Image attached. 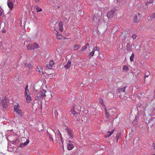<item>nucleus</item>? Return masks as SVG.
Wrapping results in <instances>:
<instances>
[{"mask_svg": "<svg viewBox=\"0 0 155 155\" xmlns=\"http://www.w3.org/2000/svg\"><path fill=\"white\" fill-rule=\"evenodd\" d=\"M65 19L66 20H67V18H65Z\"/></svg>", "mask_w": 155, "mask_h": 155, "instance_id": "58", "label": "nucleus"}, {"mask_svg": "<svg viewBox=\"0 0 155 155\" xmlns=\"http://www.w3.org/2000/svg\"><path fill=\"white\" fill-rule=\"evenodd\" d=\"M104 109L105 110V117L107 119H109V120L110 119L112 116V115H111V114H115V112L112 111L110 112V113L108 112V110L106 107H105Z\"/></svg>", "mask_w": 155, "mask_h": 155, "instance_id": "4", "label": "nucleus"}, {"mask_svg": "<svg viewBox=\"0 0 155 155\" xmlns=\"http://www.w3.org/2000/svg\"><path fill=\"white\" fill-rule=\"evenodd\" d=\"M36 70V71L39 72L40 74H42L43 73L42 69L40 66L37 67Z\"/></svg>", "mask_w": 155, "mask_h": 155, "instance_id": "19", "label": "nucleus"}, {"mask_svg": "<svg viewBox=\"0 0 155 155\" xmlns=\"http://www.w3.org/2000/svg\"><path fill=\"white\" fill-rule=\"evenodd\" d=\"M127 86L123 87L122 88H119L117 90L116 92L117 94H119L122 92H125V91Z\"/></svg>", "mask_w": 155, "mask_h": 155, "instance_id": "14", "label": "nucleus"}, {"mask_svg": "<svg viewBox=\"0 0 155 155\" xmlns=\"http://www.w3.org/2000/svg\"><path fill=\"white\" fill-rule=\"evenodd\" d=\"M131 45H132L131 46H132V47L133 46H134V44H133V45L131 44Z\"/></svg>", "mask_w": 155, "mask_h": 155, "instance_id": "56", "label": "nucleus"}, {"mask_svg": "<svg viewBox=\"0 0 155 155\" xmlns=\"http://www.w3.org/2000/svg\"><path fill=\"white\" fill-rule=\"evenodd\" d=\"M87 48V46H85L82 47V49L81 50H80V52H82L84 50L86 49Z\"/></svg>", "mask_w": 155, "mask_h": 155, "instance_id": "36", "label": "nucleus"}, {"mask_svg": "<svg viewBox=\"0 0 155 155\" xmlns=\"http://www.w3.org/2000/svg\"><path fill=\"white\" fill-rule=\"evenodd\" d=\"M3 11L2 10L0 9V16L2 15V14Z\"/></svg>", "mask_w": 155, "mask_h": 155, "instance_id": "45", "label": "nucleus"}, {"mask_svg": "<svg viewBox=\"0 0 155 155\" xmlns=\"http://www.w3.org/2000/svg\"><path fill=\"white\" fill-rule=\"evenodd\" d=\"M123 70L125 72H127L128 70V66L127 65L124 66L123 68Z\"/></svg>", "mask_w": 155, "mask_h": 155, "instance_id": "24", "label": "nucleus"}, {"mask_svg": "<svg viewBox=\"0 0 155 155\" xmlns=\"http://www.w3.org/2000/svg\"><path fill=\"white\" fill-rule=\"evenodd\" d=\"M49 138L51 140H53V138H52V137L50 135H49Z\"/></svg>", "mask_w": 155, "mask_h": 155, "instance_id": "47", "label": "nucleus"}, {"mask_svg": "<svg viewBox=\"0 0 155 155\" xmlns=\"http://www.w3.org/2000/svg\"><path fill=\"white\" fill-rule=\"evenodd\" d=\"M28 64H27V63H25V66L26 67H28Z\"/></svg>", "mask_w": 155, "mask_h": 155, "instance_id": "48", "label": "nucleus"}, {"mask_svg": "<svg viewBox=\"0 0 155 155\" xmlns=\"http://www.w3.org/2000/svg\"><path fill=\"white\" fill-rule=\"evenodd\" d=\"M36 9L37 12H40L42 11L41 8L38 6H37L36 7Z\"/></svg>", "mask_w": 155, "mask_h": 155, "instance_id": "32", "label": "nucleus"}, {"mask_svg": "<svg viewBox=\"0 0 155 155\" xmlns=\"http://www.w3.org/2000/svg\"><path fill=\"white\" fill-rule=\"evenodd\" d=\"M28 85H27L25 88V97H31V94L28 88Z\"/></svg>", "mask_w": 155, "mask_h": 155, "instance_id": "11", "label": "nucleus"}, {"mask_svg": "<svg viewBox=\"0 0 155 155\" xmlns=\"http://www.w3.org/2000/svg\"><path fill=\"white\" fill-rule=\"evenodd\" d=\"M134 54L133 53L131 54V56L130 57V61L132 62L134 61Z\"/></svg>", "mask_w": 155, "mask_h": 155, "instance_id": "31", "label": "nucleus"}, {"mask_svg": "<svg viewBox=\"0 0 155 155\" xmlns=\"http://www.w3.org/2000/svg\"><path fill=\"white\" fill-rule=\"evenodd\" d=\"M137 47H138V48H137V50H139V48H140V46L139 45H137Z\"/></svg>", "mask_w": 155, "mask_h": 155, "instance_id": "49", "label": "nucleus"}, {"mask_svg": "<svg viewBox=\"0 0 155 155\" xmlns=\"http://www.w3.org/2000/svg\"><path fill=\"white\" fill-rule=\"evenodd\" d=\"M119 136H120L119 134L118 133L117 134L116 137V138H115V139L116 140L117 143V142H118V140L119 139Z\"/></svg>", "mask_w": 155, "mask_h": 155, "instance_id": "35", "label": "nucleus"}, {"mask_svg": "<svg viewBox=\"0 0 155 155\" xmlns=\"http://www.w3.org/2000/svg\"><path fill=\"white\" fill-rule=\"evenodd\" d=\"M3 45L1 42H0V49L2 48Z\"/></svg>", "mask_w": 155, "mask_h": 155, "instance_id": "44", "label": "nucleus"}, {"mask_svg": "<svg viewBox=\"0 0 155 155\" xmlns=\"http://www.w3.org/2000/svg\"><path fill=\"white\" fill-rule=\"evenodd\" d=\"M132 46H131L130 45V44L129 43H127V45L126 46V50L128 51H132Z\"/></svg>", "mask_w": 155, "mask_h": 155, "instance_id": "16", "label": "nucleus"}, {"mask_svg": "<svg viewBox=\"0 0 155 155\" xmlns=\"http://www.w3.org/2000/svg\"><path fill=\"white\" fill-rule=\"evenodd\" d=\"M89 44H88V43H87V44H86V46H89Z\"/></svg>", "mask_w": 155, "mask_h": 155, "instance_id": "55", "label": "nucleus"}, {"mask_svg": "<svg viewBox=\"0 0 155 155\" xmlns=\"http://www.w3.org/2000/svg\"><path fill=\"white\" fill-rule=\"evenodd\" d=\"M140 13H137L135 14L134 18V22L135 23L139 22L140 20Z\"/></svg>", "mask_w": 155, "mask_h": 155, "instance_id": "8", "label": "nucleus"}, {"mask_svg": "<svg viewBox=\"0 0 155 155\" xmlns=\"http://www.w3.org/2000/svg\"><path fill=\"white\" fill-rule=\"evenodd\" d=\"M154 1V0H147V2L146 3V5H148V3H152Z\"/></svg>", "mask_w": 155, "mask_h": 155, "instance_id": "33", "label": "nucleus"}, {"mask_svg": "<svg viewBox=\"0 0 155 155\" xmlns=\"http://www.w3.org/2000/svg\"><path fill=\"white\" fill-rule=\"evenodd\" d=\"M8 101L6 98L3 100L1 102V105L3 109H5L8 106Z\"/></svg>", "mask_w": 155, "mask_h": 155, "instance_id": "7", "label": "nucleus"}, {"mask_svg": "<svg viewBox=\"0 0 155 155\" xmlns=\"http://www.w3.org/2000/svg\"><path fill=\"white\" fill-rule=\"evenodd\" d=\"M15 2V0H8L7 5L10 9H12Z\"/></svg>", "mask_w": 155, "mask_h": 155, "instance_id": "9", "label": "nucleus"}, {"mask_svg": "<svg viewBox=\"0 0 155 155\" xmlns=\"http://www.w3.org/2000/svg\"><path fill=\"white\" fill-rule=\"evenodd\" d=\"M32 45L33 48H34V49L37 48H39V47L38 44L36 43H35Z\"/></svg>", "mask_w": 155, "mask_h": 155, "instance_id": "27", "label": "nucleus"}, {"mask_svg": "<svg viewBox=\"0 0 155 155\" xmlns=\"http://www.w3.org/2000/svg\"><path fill=\"white\" fill-rule=\"evenodd\" d=\"M56 37L58 39H61L63 38L65 39V38L63 36L61 35L60 34H58V32H57L56 35Z\"/></svg>", "mask_w": 155, "mask_h": 155, "instance_id": "20", "label": "nucleus"}, {"mask_svg": "<svg viewBox=\"0 0 155 155\" xmlns=\"http://www.w3.org/2000/svg\"><path fill=\"white\" fill-rule=\"evenodd\" d=\"M94 51H92L91 52H90L88 55V58H90L93 56L94 54Z\"/></svg>", "mask_w": 155, "mask_h": 155, "instance_id": "26", "label": "nucleus"}, {"mask_svg": "<svg viewBox=\"0 0 155 155\" xmlns=\"http://www.w3.org/2000/svg\"><path fill=\"white\" fill-rule=\"evenodd\" d=\"M60 140L61 142L63 143V139H62L61 134H60Z\"/></svg>", "mask_w": 155, "mask_h": 155, "instance_id": "46", "label": "nucleus"}, {"mask_svg": "<svg viewBox=\"0 0 155 155\" xmlns=\"http://www.w3.org/2000/svg\"><path fill=\"white\" fill-rule=\"evenodd\" d=\"M27 48L28 50H31L32 49H34V48H33V45H29L27 46Z\"/></svg>", "mask_w": 155, "mask_h": 155, "instance_id": "29", "label": "nucleus"}, {"mask_svg": "<svg viewBox=\"0 0 155 155\" xmlns=\"http://www.w3.org/2000/svg\"><path fill=\"white\" fill-rule=\"evenodd\" d=\"M54 64V63L53 60H50L49 62V64L47 65L46 67L48 68L49 69H51Z\"/></svg>", "mask_w": 155, "mask_h": 155, "instance_id": "15", "label": "nucleus"}, {"mask_svg": "<svg viewBox=\"0 0 155 155\" xmlns=\"http://www.w3.org/2000/svg\"><path fill=\"white\" fill-rule=\"evenodd\" d=\"M33 67V65L32 64L29 63L28 64V66L27 67H28L29 68V69H30L32 68Z\"/></svg>", "mask_w": 155, "mask_h": 155, "instance_id": "41", "label": "nucleus"}, {"mask_svg": "<svg viewBox=\"0 0 155 155\" xmlns=\"http://www.w3.org/2000/svg\"><path fill=\"white\" fill-rule=\"evenodd\" d=\"M75 105H74L71 108V112L73 115V117L78 121H80L81 115L80 113L76 112L75 110Z\"/></svg>", "mask_w": 155, "mask_h": 155, "instance_id": "2", "label": "nucleus"}, {"mask_svg": "<svg viewBox=\"0 0 155 155\" xmlns=\"http://www.w3.org/2000/svg\"><path fill=\"white\" fill-rule=\"evenodd\" d=\"M26 102L27 103H29L31 101V97H26Z\"/></svg>", "mask_w": 155, "mask_h": 155, "instance_id": "34", "label": "nucleus"}, {"mask_svg": "<svg viewBox=\"0 0 155 155\" xmlns=\"http://www.w3.org/2000/svg\"><path fill=\"white\" fill-rule=\"evenodd\" d=\"M80 46L78 45H75L74 46V51L77 50L79 48Z\"/></svg>", "mask_w": 155, "mask_h": 155, "instance_id": "28", "label": "nucleus"}, {"mask_svg": "<svg viewBox=\"0 0 155 155\" xmlns=\"http://www.w3.org/2000/svg\"><path fill=\"white\" fill-rule=\"evenodd\" d=\"M59 27V30L60 31H62L64 29L63 28V23L62 21H60L58 24Z\"/></svg>", "mask_w": 155, "mask_h": 155, "instance_id": "17", "label": "nucleus"}, {"mask_svg": "<svg viewBox=\"0 0 155 155\" xmlns=\"http://www.w3.org/2000/svg\"><path fill=\"white\" fill-rule=\"evenodd\" d=\"M74 147L73 144L71 143L68 144L67 145V149L69 150H72Z\"/></svg>", "mask_w": 155, "mask_h": 155, "instance_id": "21", "label": "nucleus"}, {"mask_svg": "<svg viewBox=\"0 0 155 155\" xmlns=\"http://www.w3.org/2000/svg\"><path fill=\"white\" fill-rule=\"evenodd\" d=\"M40 1V0H35V2H38Z\"/></svg>", "mask_w": 155, "mask_h": 155, "instance_id": "51", "label": "nucleus"}, {"mask_svg": "<svg viewBox=\"0 0 155 155\" xmlns=\"http://www.w3.org/2000/svg\"><path fill=\"white\" fill-rule=\"evenodd\" d=\"M36 98H35V99H36V100H39V98H40V97H36Z\"/></svg>", "mask_w": 155, "mask_h": 155, "instance_id": "53", "label": "nucleus"}, {"mask_svg": "<svg viewBox=\"0 0 155 155\" xmlns=\"http://www.w3.org/2000/svg\"><path fill=\"white\" fill-rule=\"evenodd\" d=\"M139 114L140 115H141L143 116H144L145 115V112H143V113H142V112L141 111H140L139 112Z\"/></svg>", "mask_w": 155, "mask_h": 155, "instance_id": "40", "label": "nucleus"}, {"mask_svg": "<svg viewBox=\"0 0 155 155\" xmlns=\"http://www.w3.org/2000/svg\"><path fill=\"white\" fill-rule=\"evenodd\" d=\"M14 110L21 117L22 116V112L21 111V108L18 104L17 105H15L14 107Z\"/></svg>", "mask_w": 155, "mask_h": 155, "instance_id": "5", "label": "nucleus"}, {"mask_svg": "<svg viewBox=\"0 0 155 155\" xmlns=\"http://www.w3.org/2000/svg\"><path fill=\"white\" fill-rule=\"evenodd\" d=\"M99 49H100V48L99 47H95L94 49L93 50V51H99Z\"/></svg>", "mask_w": 155, "mask_h": 155, "instance_id": "37", "label": "nucleus"}, {"mask_svg": "<svg viewBox=\"0 0 155 155\" xmlns=\"http://www.w3.org/2000/svg\"><path fill=\"white\" fill-rule=\"evenodd\" d=\"M99 101L100 104L103 107L104 106V100L101 97L99 98Z\"/></svg>", "mask_w": 155, "mask_h": 155, "instance_id": "25", "label": "nucleus"}, {"mask_svg": "<svg viewBox=\"0 0 155 155\" xmlns=\"http://www.w3.org/2000/svg\"><path fill=\"white\" fill-rule=\"evenodd\" d=\"M65 131L67 132L68 136L72 139L74 137V136L73 133V130L69 127H67L65 129Z\"/></svg>", "mask_w": 155, "mask_h": 155, "instance_id": "6", "label": "nucleus"}, {"mask_svg": "<svg viewBox=\"0 0 155 155\" xmlns=\"http://www.w3.org/2000/svg\"><path fill=\"white\" fill-rule=\"evenodd\" d=\"M97 12L94 15V18L93 21V24L94 25L97 24L101 19L102 13L100 11H97Z\"/></svg>", "mask_w": 155, "mask_h": 155, "instance_id": "1", "label": "nucleus"}, {"mask_svg": "<svg viewBox=\"0 0 155 155\" xmlns=\"http://www.w3.org/2000/svg\"><path fill=\"white\" fill-rule=\"evenodd\" d=\"M137 36L136 35L134 34L132 36V38H133L134 40L135 39L137 38Z\"/></svg>", "mask_w": 155, "mask_h": 155, "instance_id": "42", "label": "nucleus"}, {"mask_svg": "<svg viewBox=\"0 0 155 155\" xmlns=\"http://www.w3.org/2000/svg\"><path fill=\"white\" fill-rule=\"evenodd\" d=\"M153 146L154 147V149H155V144L154 143H153Z\"/></svg>", "mask_w": 155, "mask_h": 155, "instance_id": "50", "label": "nucleus"}, {"mask_svg": "<svg viewBox=\"0 0 155 155\" xmlns=\"http://www.w3.org/2000/svg\"><path fill=\"white\" fill-rule=\"evenodd\" d=\"M52 93L50 91H46L45 90H43L40 91L37 94V97H52Z\"/></svg>", "mask_w": 155, "mask_h": 155, "instance_id": "3", "label": "nucleus"}, {"mask_svg": "<svg viewBox=\"0 0 155 155\" xmlns=\"http://www.w3.org/2000/svg\"><path fill=\"white\" fill-rule=\"evenodd\" d=\"M5 25V24L4 22H2L0 25V28H3L2 27L3 26H4Z\"/></svg>", "mask_w": 155, "mask_h": 155, "instance_id": "39", "label": "nucleus"}, {"mask_svg": "<svg viewBox=\"0 0 155 155\" xmlns=\"http://www.w3.org/2000/svg\"><path fill=\"white\" fill-rule=\"evenodd\" d=\"M115 13V10L110 11L107 13V16L108 18H111L113 17Z\"/></svg>", "mask_w": 155, "mask_h": 155, "instance_id": "10", "label": "nucleus"}, {"mask_svg": "<svg viewBox=\"0 0 155 155\" xmlns=\"http://www.w3.org/2000/svg\"><path fill=\"white\" fill-rule=\"evenodd\" d=\"M96 62V60H94L93 61H91V65H92V66L94 67H95L97 65Z\"/></svg>", "mask_w": 155, "mask_h": 155, "instance_id": "23", "label": "nucleus"}, {"mask_svg": "<svg viewBox=\"0 0 155 155\" xmlns=\"http://www.w3.org/2000/svg\"><path fill=\"white\" fill-rule=\"evenodd\" d=\"M131 45H132L131 46H132V47L133 46H134V44H133V45L131 44Z\"/></svg>", "mask_w": 155, "mask_h": 155, "instance_id": "57", "label": "nucleus"}, {"mask_svg": "<svg viewBox=\"0 0 155 155\" xmlns=\"http://www.w3.org/2000/svg\"><path fill=\"white\" fill-rule=\"evenodd\" d=\"M150 19H152L155 18V13L153 14L150 16Z\"/></svg>", "mask_w": 155, "mask_h": 155, "instance_id": "38", "label": "nucleus"}, {"mask_svg": "<svg viewBox=\"0 0 155 155\" xmlns=\"http://www.w3.org/2000/svg\"><path fill=\"white\" fill-rule=\"evenodd\" d=\"M115 130V129H113L111 131H108L104 136L105 138H107L110 137L113 134Z\"/></svg>", "mask_w": 155, "mask_h": 155, "instance_id": "13", "label": "nucleus"}, {"mask_svg": "<svg viewBox=\"0 0 155 155\" xmlns=\"http://www.w3.org/2000/svg\"><path fill=\"white\" fill-rule=\"evenodd\" d=\"M71 62L69 61L67 64L64 65V67L67 69L69 68L71 65Z\"/></svg>", "mask_w": 155, "mask_h": 155, "instance_id": "18", "label": "nucleus"}, {"mask_svg": "<svg viewBox=\"0 0 155 155\" xmlns=\"http://www.w3.org/2000/svg\"><path fill=\"white\" fill-rule=\"evenodd\" d=\"M150 74H146V73L145 74L144 78L145 79L146 77H147L149 76Z\"/></svg>", "mask_w": 155, "mask_h": 155, "instance_id": "43", "label": "nucleus"}, {"mask_svg": "<svg viewBox=\"0 0 155 155\" xmlns=\"http://www.w3.org/2000/svg\"><path fill=\"white\" fill-rule=\"evenodd\" d=\"M123 0H117V1L118 2H120L122 1Z\"/></svg>", "mask_w": 155, "mask_h": 155, "instance_id": "52", "label": "nucleus"}, {"mask_svg": "<svg viewBox=\"0 0 155 155\" xmlns=\"http://www.w3.org/2000/svg\"><path fill=\"white\" fill-rule=\"evenodd\" d=\"M22 139L24 140H26V141L24 143H22L20 144L19 146V147H22L24 146H26L29 143V140L25 137H22Z\"/></svg>", "mask_w": 155, "mask_h": 155, "instance_id": "12", "label": "nucleus"}, {"mask_svg": "<svg viewBox=\"0 0 155 155\" xmlns=\"http://www.w3.org/2000/svg\"><path fill=\"white\" fill-rule=\"evenodd\" d=\"M20 142L19 140L18 139H17L15 140H13L12 141V143L13 144L15 145H17Z\"/></svg>", "mask_w": 155, "mask_h": 155, "instance_id": "22", "label": "nucleus"}, {"mask_svg": "<svg viewBox=\"0 0 155 155\" xmlns=\"http://www.w3.org/2000/svg\"><path fill=\"white\" fill-rule=\"evenodd\" d=\"M6 31L5 30H3L2 31V32L3 33H4Z\"/></svg>", "mask_w": 155, "mask_h": 155, "instance_id": "54", "label": "nucleus"}, {"mask_svg": "<svg viewBox=\"0 0 155 155\" xmlns=\"http://www.w3.org/2000/svg\"><path fill=\"white\" fill-rule=\"evenodd\" d=\"M81 120L82 122H86L87 120V118L86 117H82L81 118Z\"/></svg>", "mask_w": 155, "mask_h": 155, "instance_id": "30", "label": "nucleus"}]
</instances>
